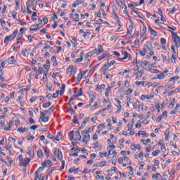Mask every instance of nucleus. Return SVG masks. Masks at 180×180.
<instances>
[{
  "label": "nucleus",
  "instance_id": "nucleus-1",
  "mask_svg": "<svg viewBox=\"0 0 180 180\" xmlns=\"http://www.w3.org/2000/svg\"><path fill=\"white\" fill-rule=\"evenodd\" d=\"M17 160L19 161V165L20 167H27L29 165V162H30L31 159L29 158H26L25 159H23L22 155H19Z\"/></svg>",
  "mask_w": 180,
  "mask_h": 180
},
{
  "label": "nucleus",
  "instance_id": "nucleus-2",
  "mask_svg": "<svg viewBox=\"0 0 180 180\" xmlns=\"http://www.w3.org/2000/svg\"><path fill=\"white\" fill-rule=\"evenodd\" d=\"M172 39L173 42L175 44V46L178 48L180 47V38L178 34H175V32H172Z\"/></svg>",
  "mask_w": 180,
  "mask_h": 180
},
{
  "label": "nucleus",
  "instance_id": "nucleus-3",
  "mask_svg": "<svg viewBox=\"0 0 180 180\" xmlns=\"http://www.w3.org/2000/svg\"><path fill=\"white\" fill-rule=\"evenodd\" d=\"M81 134L82 136V143H84L86 146L89 140H91V136L85 131H82Z\"/></svg>",
  "mask_w": 180,
  "mask_h": 180
},
{
  "label": "nucleus",
  "instance_id": "nucleus-4",
  "mask_svg": "<svg viewBox=\"0 0 180 180\" xmlns=\"http://www.w3.org/2000/svg\"><path fill=\"white\" fill-rule=\"evenodd\" d=\"M17 35H18V30L14 31L13 33L10 36L6 37L4 39L5 44H8L9 41H11V40H13V39H15V37H16Z\"/></svg>",
  "mask_w": 180,
  "mask_h": 180
},
{
  "label": "nucleus",
  "instance_id": "nucleus-5",
  "mask_svg": "<svg viewBox=\"0 0 180 180\" xmlns=\"http://www.w3.org/2000/svg\"><path fill=\"white\" fill-rule=\"evenodd\" d=\"M99 49H94L93 51L91 52H89L86 56L87 57H89L91 56H94V54H101V53H102V51H103V47L102 46V45H98Z\"/></svg>",
  "mask_w": 180,
  "mask_h": 180
},
{
  "label": "nucleus",
  "instance_id": "nucleus-6",
  "mask_svg": "<svg viewBox=\"0 0 180 180\" xmlns=\"http://www.w3.org/2000/svg\"><path fill=\"white\" fill-rule=\"evenodd\" d=\"M74 136H75L74 131H71L68 134V137L70 141H72V146H75L78 145V142H77V140L74 139Z\"/></svg>",
  "mask_w": 180,
  "mask_h": 180
},
{
  "label": "nucleus",
  "instance_id": "nucleus-7",
  "mask_svg": "<svg viewBox=\"0 0 180 180\" xmlns=\"http://www.w3.org/2000/svg\"><path fill=\"white\" fill-rule=\"evenodd\" d=\"M153 44L150 41L148 44H146L143 46V53H147L148 51H151L153 50Z\"/></svg>",
  "mask_w": 180,
  "mask_h": 180
},
{
  "label": "nucleus",
  "instance_id": "nucleus-8",
  "mask_svg": "<svg viewBox=\"0 0 180 180\" xmlns=\"http://www.w3.org/2000/svg\"><path fill=\"white\" fill-rule=\"evenodd\" d=\"M131 25L128 27V30L127 32V34L124 37H126V36H131V33H133V29H134V22L130 20Z\"/></svg>",
  "mask_w": 180,
  "mask_h": 180
},
{
  "label": "nucleus",
  "instance_id": "nucleus-9",
  "mask_svg": "<svg viewBox=\"0 0 180 180\" xmlns=\"http://www.w3.org/2000/svg\"><path fill=\"white\" fill-rule=\"evenodd\" d=\"M122 54L124 56V57L120 60V61H123V60H127V58H128V60H131V55H130V53L126 52V51H122Z\"/></svg>",
  "mask_w": 180,
  "mask_h": 180
},
{
  "label": "nucleus",
  "instance_id": "nucleus-10",
  "mask_svg": "<svg viewBox=\"0 0 180 180\" xmlns=\"http://www.w3.org/2000/svg\"><path fill=\"white\" fill-rule=\"evenodd\" d=\"M154 96H155V95L154 94V93L150 94V95H144L143 94L141 96L142 100L144 101L145 99H151V98H154Z\"/></svg>",
  "mask_w": 180,
  "mask_h": 180
},
{
  "label": "nucleus",
  "instance_id": "nucleus-11",
  "mask_svg": "<svg viewBox=\"0 0 180 180\" xmlns=\"http://www.w3.org/2000/svg\"><path fill=\"white\" fill-rule=\"evenodd\" d=\"M40 27H37V25H33L30 27V30L31 32V34H32V33H34V32H37V30H39Z\"/></svg>",
  "mask_w": 180,
  "mask_h": 180
},
{
  "label": "nucleus",
  "instance_id": "nucleus-12",
  "mask_svg": "<svg viewBox=\"0 0 180 180\" xmlns=\"http://www.w3.org/2000/svg\"><path fill=\"white\" fill-rule=\"evenodd\" d=\"M79 131H80L78 129L77 131L75 132V136L77 141H81V140H82V137L81 136V133Z\"/></svg>",
  "mask_w": 180,
  "mask_h": 180
},
{
  "label": "nucleus",
  "instance_id": "nucleus-13",
  "mask_svg": "<svg viewBox=\"0 0 180 180\" xmlns=\"http://www.w3.org/2000/svg\"><path fill=\"white\" fill-rule=\"evenodd\" d=\"M7 63L12 65V64H16V63H18V61H16V60H15V58H13V56L9 58L8 60H6Z\"/></svg>",
  "mask_w": 180,
  "mask_h": 180
},
{
  "label": "nucleus",
  "instance_id": "nucleus-14",
  "mask_svg": "<svg viewBox=\"0 0 180 180\" xmlns=\"http://www.w3.org/2000/svg\"><path fill=\"white\" fill-rule=\"evenodd\" d=\"M146 33H147V27L146 25H143L141 30V37H143V36H146Z\"/></svg>",
  "mask_w": 180,
  "mask_h": 180
},
{
  "label": "nucleus",
  "instance_id": "nucleus-15",
  "mask_svg": "<svg viewBox=\"0 0 180 180\" xmlns=\"http://www.w3.org/2000/svg\"><path fill=\"white\" fill-rule=\"evenodd\" d=\"M44 150L45 156L46 157V158H49V157H50V149H49V147L44 146Z\"/></svg>",
  "mask_w": 180,
  "mask_h": 180
},
{
  "label": "nucleus",
  "instance_id": "nucleus-16",
  "mask_svg": "<svg viewBox=\"0 0 180 180\" xmlns=\"http://www.w3.org/2000/svg\"><path fill=\"white\" fill-rule=\"evenodd\" d=\"M27 154L30 157V158H34V151L32 149V148H30L28 149Z\"/></svg>",
  "mask_w": 180,
  "mask_h": 180
},
{
  "label": "nucleus",
  "instance_id": "nucleus-17",
  "mask_svg": "<svg viewBox=\"0 0 180 180\" xmlns=\"http://www.w3.org/2000/svg\"><path fill=\"white\" fill-rule=\"evenodd\" d=\"M84 53L81 52L80 53V58H77L76 60H75V63H82V61H84Z\"/></svg>",
  "mask_w": 180,
  "mask_h": 180
},
{
  "label": "nucleus",
  "instance_id": "nucleus-18",
  "mask_svg": "<svg viewBox=\"0 0 180 180\" xmlns=\"http://www.w3.org/2000/svg\"><path fill=\"white\" fill-rule=\"evenodd\" d=\"M149 30L152 36H154V37H157L158 36L157 31L154 30L151 27H149Z\"/></svg>",
  "mask_w": 180,
  "mask_h": 180
},
{
  "label": "nucleus",
  "instance_id": "nucleus-19",
  "mask_svg": "<svg viewBox=\"0 0 180 180\" xmlns=\"http://www.w3.org/2000/svg\"><path fill=\"white\" fill-rule=\"evenodd\" d=\"M112 88H113V86H108V89H106L105 92V96H106V98H109V93L112 90Z\"/></svg>",
  "mask_w": 180,
  "mask_h": 180
},
{
  "label": "nucleus",
  "instance_id": "nucleus-20",
  "mask_svg": "<svg viewBox=\"0 0 180 180\" xmlns=\"http://www.w3.org/2000/svg\"><path fill=\"white\" fill-rule=\"evenodd\" d=\"M32 6H34V4H33L32 1L28 0L26 3L27 9H30V8H32Z\"/></svg>",
  "mask_w": 180,
  "mask_h": 180
},
{
  "label": "nucleus",
  "instance_id": "nucleus-21",
  "mask_svg": "<svg viewBox=\"0 0 180 180\" xmlns=\"http://www.w3.org/2000/svg\"><path fill=\"white\" fill-rule=\"evenodd\" d=\"M108 155H113L112 158H116L117 155V152L113 150L112 152V149H110L109 151H108Z\"/></svg>",
  "mask_w": 180,
  "mask_h": 180
},
{
  "label": "nucleus",
  "instance_id": "nucleus-22",
  "mask_svg": "<svg viewBox=\"0 0 180 180\" xmlns=\"http://www.w3.org/2000/svg\"><path fill=\"white\" fill-rule=\"evenodd\" d=\"M176 102V100L175 98H173L172 102L168 105L169 109H172V108L175 106Z\"/></svg>",
  "mask_w": 180,
  "mask_h": 180
},
{
  "label": "nucleus",
  "instance_id": "nucleus-23",
  "mask_svg": "<svg viewBox=\"0 0 180 180\" xmlns=\"http://www.w3.org/2000/svg\"><path fill=\"white\" fill-rule=\"evenodd\" d=\"M82 95V89H79L78 91H76L74 94L75 98H78Z\"/></svg>",
  "mask_w": 180,
  "mask_h": 180
},
{
  "label": "nucleus",
  "instance_id": "nucleus-24",
  "mask_svg": "<svg viewBox=\"0 0 180 180\" xmlns=\"http://www.w3.org/2000/svg\"><path fill=\"white\" fill-rule=\"evenodd\" d=\"M108 68H110V65H109V63L105 64L101 69L100 71H106V70H108Z\"/></svg>",
  "mask_w": 180,
  "mask_h": 180
},
{
  "label": "nucleus",
  "instance_id": "nucleus-25",
  "mask_svg": "<svg viewBox=\"0 0 180 180\" xmlns=\"http://www.w3.org/2000/svg\"><path fill=\"white\" fill-rule=\"evenodd\" d=\"M55 140L56 141H60V140H63V136H61V133L58 132L57 135L55 136Z\"/></svg>",
  "mask_w": 180,
  "mask_h": 180
},
{
  "label": "nucleus",
  "instance_id": "nucleus-26",
  "mask_svg": "<svg viewBox=\"0 0 180 180\" xmlns=\"http://www.w3.org/2000/svg\"><path fill=\"white\" fill-rule=\"evenodd\" d=\"M51 165H53V162H51V160H46L44 162V167H46V168L51 167Z\"/></svg>",
  "mask_w": 180,
  "mask_h": 180
},
{
  "label": "nucleus",
  "instance_id": "nucleus-27",
  "mask_svg": "<svg viewBox=\"0 0 180 180\" xmlns=\"http://www.w3.org/2000/svg\"><path fill=\"white\" fill-rule=\"evenodd\" d=\"M49 49V51H53L54 50L53 47L50 46L48 43H45V46L44 47V50Z\"/></svg>",
  "mask_w": 180,
  "mask_h": 180
},
{
  "label": "nucleus",
  "instance_id": "nucleus-28",
  "mask_svg": "<svg viewBox=\"0 0 180 180\" xmlns=\"http://www.w3.org/2000/svg\"><path fill=\"white\" fill-rule=\"evenodd\" d=\"M58 158L59 160H63V152H61V149L58 148Z\"/></svg>",
  "mask_w": 180,
  "mask_h": 180
},
{
  "label": "nucleus",
  "instance_id": "nucleus-29",
  "mask_svg": "<svg viewBox=\"0 0 180 180\" xmlns=\"http://www.w3.org/2000/svg\"><path fill=\"white\" fill-rule=\"evenodd\" d=\"M156 79H165V75L163 72L160 73L157 76Z\"/></svg>",
  "mask_w": 180,
  "mask_h": 180
},
{
  "label": "nucleus",
  "instance_id": "nucleus-30",
  "mask_svg": "<svg viewBox=\"0 0 180 180\" xmlns=\"http://www.w3.org/2000/svg\"><path fill=\"white\" fill-rule=\"evenodd\" d=\"M37 155L39 158H43L44 155H43V150H41V148L38 149Z\"/></svg>",
  "mask_w": 180,
  "mask_h": 180
},
{
  "label": "nucleus",
  "instance_id": "nucleus-31",
  "mask_svg": "<svg viewBox=\"0 0 180 180\" xmlns=\"http://www.w3.org/2000/svg\"><path fill=\"white\" fill-rule=\"evenodd\" d=\"M141 141L144 146H147V144H150V143H151V139H142Z\"/></svg>",
  "mask_w": 180,
  "mask_h": 180
},
{
  "label": "nucleus",
  "instance_id": "nucleus-32",
  "mask_svg": "<svg viewBox=\"0 0 180 180\" xmlns=\"http://www.w3.org/2000/svg\"><path fill=\"white\" fill-rule=\"evenodd\" d=\"M50 106H51V102H46L42 105V108H44V109H47V108H50Z\"/></svg>",
  "mask_w": 180,
  "mask_h": 180
},
{
  "label": "nucleus",
  "instance_id": "nucleus-33",
  "mask_svg": "<svg viewBox=\"0 0 180 180\" xmlns=\"http://www.w3.org/2000/svg\"><path fill=\"white\" fill-rule=\"evenodd\" d=\"M66 72L69 75H72V66H69V68L66 70Z\"/></svg>",
  "mask_w": 180,
  "mask_h": 180
},
{
  "label": "nucleus",
  "instance_id": "nucleus-34",
  "mask_svg": "<svg viewBox=\"0 0 180 180\" xmlns=\"http://www.w3.org/2000/svg\"><path fill=\"white\" fill-rule=\"evenodd\" d=\"M147 65H148V61L143 60L141 62V67H142L143 68H144V67H147Z\"/></svg>",
  "mask_w": 180,
  "mask_h": 180
},
{
  "label": "nucleus",
  "instance_id": "nucleus-35",
  "mask_svg": "<svg viewBox=\"0 0 180 180\" xmlns=\"http://www.w3.org/2000/svg\"><path fill=\"white\" fill-rule=\"evenodd\" d=\"M78 171H79V168H76V169H74V168H70V169H69V172H70V174H72V172H78Z\"/></svg>",
  "mask_w": 180,
  "mask_h": 180
},
{
  "label": "nucleus",
  "instance_id": "nucleus-36",
  "mask_svg": "<svg viewBox=\"0 0 180 180\" xmlns=\"http://www.w3.org/2000/svg\"><path fill=\"white\" fill-rule=\"evenodd\" d=\"M26 130H27V128H22V127H20L17 129V131L18 133H25V131H26Z\"/></svg>",
  "mask_w": 180,
  "mask_h": 180
},
{
  "label": "nucleus",
  "instance_id": "nucleus-37",
  "mask_svg": "<svg viewBox=\"0 0 180 180\" xmlns=\"http://www.w3.org/2000/svg\"><path fill=\"white\" fill-rule=\"evenodd\" d=\"M166 89H174V84L170 83L165 86Z\"/></svg>",
  "mask_w": 180,
  "mask_h": 180
},
{
  "label": "nucleus",
  "instance_id": "nucleus-38",
  "mask_svg": "<svg viewBox=\"0 0 180 180\" xmlns=\"http://www.w3.org/2000/svg\"><path fill=\"white\" fill-rule=\"evenodd\" d=\"M41 120V122H43V123H47V122H49V120H50V118L49 117H44L43 118L40 119Z\"/></svg>",
  "mask_w": 180,
  "mask_h": 180
},
{
  "label": "nucleus",
  "instance_id": "nucleus-39",
  "mask_svg": "<svg viewBox=\"0 0 180 180\" xmlns=\"http://www.w3.org/2000/svg\"><path fill=\"white\" fill-rule=\"evenodd\" d=\"M108 53H103V55L100 56L98 57V60H103V58L108 57Z\"/></svg>",
  "mask_w": 180,
  "mask_h": 180
},
{
  "label": "nucleus",
  "instance_id": "nucleus-40",
  "mask_svg": "<svg viewBox=\"0 0 180 180\" xmlns=\"http://www.w3.org/2000/svg\"><path fill=\"white\" fill-rule=\"evenodd\" d=\"M136 6H139V4L137 3L133 4H129L128 8H131V9H133V8H136Z\"/></svg>",
  "mask_w": 180,
  "mask_h": 180
},
{
  "label": "nucleus",
  "instance_id": "nucleus-41",
  "mask_svg": "<svg viewBox=\"0 0 180 180\" xmlns=\"http://www.w3.org/2000/svg\"><path fill=\"white\" fill-rule=\"evenodd\" d=\"M12 16L15 20H18V12L13 11L12 12Z\"/></svg>",
  "mask_w": 180,
  "mask_h": 180
},
{
  "label": "nucleus",
  "instance_id": "nucleus-42",
  "mask_svg": "<svg viewBox=\"0 0 180 180\" xmlns=\"http://www.w3.org/2000/svg\"><path fill=\"white\" fill-rule=\"evenodd\" d=\"M44 169V167H40L39 169L35 172V175H39V172H41Z\"/></svg>",
  "mask_w": 180,
  "mask_h": 180
},
{
  "label": "nucleus",
  "instance_id": "nucleus-43",
  "mask_svg": "<svg viewBox=\"0 0 180 180\" xmlns=\"http://www.w3.org/2000/svg\"><path fill=\"white\" fill-rule=\"evenodd\" d=\"M135 84H136V85H137V86H139V85H142V86H144V84H146V82H144V81H141V82L136 81Z\"/></svg>",
  "mask_w": 180,
  "mask_h": 180
},
{
  "label": "nucleus",
  "instance_id": "nucleus-44",
  "mask_svg": "<svg viewBox=\"0 0 180 180\" xmlns=\"http://www.w3.org/2000/svg\"><path fill=\"white\" fill-rule=\"evenodd\" d=\"M93 131H94V127H91L88 129L84 130L83 131H85L86 133L89 134V133H91Z\"/></svg>",
  "mask_w": 180,
  "mask_h": 180
},
{
  "label": "nucleus",
  "instance_id": "nucleus-45",
  "mask_svg": "<svg viewBox=\"0 0 180 180\" xmlns=\"http://www.w3.org/2000/svg\"><path fill=\"white\" fill-rule=\"evenodd\" d=\"M75 18H73V19H74V20L75 21V22H79V14H78V13H75Z\"/></svg>",
  "mask_w": 180,
  "mask_h": 180
},
{
  "label": "nucleus",
  "instance_id": "nucleus-46",
  "mask_svg": "<svg viewBox=\"0 0 180 180\" xmlns=\"http://www.w3.org/2000/svg\"><path fill=\"white\" fill-rule=\"evenodd\" d=\"M165 140L167 141L169 139V131L167 130L165 131Z\"/></svg>",
  "mask_w": 180,
  "mask_h": 180
},
{
  "label": "nucleus",
  "instance_id": "nucleus-47",
  "mask_svg": "<svg viewBox=\"0 0 180 180\" xmlns=\"http://www.w3.org/2000/svg\"><path fill=\"white\" fill-rule=\"evenodd\" d=\"M160 153V150H155L152 153V155H153V157H157V155H158Z\"/></svg>",
  "mask_w": 180,
  "mask_h": 180
},
{
  "label": "nucleus",
  "instance_id": "nucleus-48",
  "mask_svg": "<svg viewBox=\"0 0 180 180\" xmlns=\"http://www.w3.org/2000/svg\"><path fill=\"white\" fill-rule=\"evenodd\" d=\"M91 34V31L89 30H87L86 32H84L83 37H86Z\"/></svg>",
  "mask_w": 180,
  "mask_h": 180
},
{
  "label": "nucleus",
  "instance_id": "nucleus-49",
  "mask_svg": "<svg viewBox=\"0 0 180 180\" xmlns=\"http://www.w3.org/2000/svg\"><path fill=\"white\" fill-rule=\"evenodd\" d=\"M178 79H179V76H174L173 77H171L170 79H169V81H178Z\"/></svg>",
  "mask_w": 180,
  "mask_h": 180
},
{
  "label": "nucleus",
  "instance_id": "nucleus-50",
  "mask_svg": "<svg viewBox=\"0 0 180 180\" xmlns=\"http://www.w3.org/2000/svg\"><path fill=\"white\" fill-rule=\"evenodd\" d=\"M172 63H174V64H175L176 62L175 61V60H176V55H175V53H173L172 55Z\"/></svg>",
  "mask_w": 180,
  "mask_h": 180
},
{
  "label": "nucleus",
  "instance_id": "nucleus-51",
  "mask_svg": "<svg viewBox=\"0 0 180 180\" xmlns=\"http://www.w3.org/2000/svg\"><path fill=\"white\" fill-rule=\"evenodd\" d=\"M160 43L162 46H165V44H167V39L164 38L160 39Z\"/></svg>",
  "mask_w": 180,
  "mask_h": 180
},
{
  "label": "nucleus",
  "instance_id": "nucleus-52",
  "mask_svg": "<svg viewBox=\"0 0 180 180\" xmlns=\"http://www.w3.org/2000/svg\"><path fill=\"white\" fill-rule=\"evenodd\" d=\"M46 88H48V89H49V91H51V89H53V84L47 83Z\"/></svg>",
  "mask_w": 180,
  "mask_h": 180
},
{
  "label": "nucleus",
  "instance_id": "nucleus-53",
  "mask_svg": "<svg viewBox=\"0 0 180 180\" xmlns=\"http://www.w3.org/2000/svg\"><path fill=\"white\" fill-rule=\"evenodd\" d=\"M176 11H178V9H176V7H173V8L169 11V13H175V12H176Z\"/></svg>",
  "mask_w": 180,
  "mask_h": 180
},
{
  "label": "nucleus",
  "instance_id": "nucleus-54",
  "mask_svg": "<svg viewBox=\"0 0 180 180\" xmlns=\"http://www.w3.org/2000/svg\"><path fill=\"white\" fill-rule=\"evenodd\" d=\"M54 109H56V108L54 106H52L48 110V111L49 112V115H51V113L54 112Z\"/></svg>",
  "mask_w": 180,
  "mask_h": 180
},
{
  "label": "nucleus",
  "instance_id": "nucleus-55",
  "mask_svg": "<svg viewBox=\"0 0 180 180\" xmlns=\"http://www.w3.org/2000/svg\"><path fill=\"white\" fill-rule=\"evenodd\" d=\"M6 64H8V60H6L1 62V65L2 68H5V65H6Z\"/></svg>",
  "mask_w": 180,
  "mask_h": 180
},
{
  "label": "nucleus",
  "instance_id": "nucleus-56",
  "mask_svg": "<svg viewBox=\"0 0 180 180\" xmlns=\"http://www.w3.org/2000/svg\"><path fill=\"white\" fill-rule=\"evenodd\" d=\"M138 134L139 136H147V133L144 131H139Z\"/></svg>",
  "mask_w": 180,
  "mask_h": 180
},
{
  "label": "nucleus",
  "instance_id": "nucleus-57",
  "mask_svg": "<svg viewBox=\"0 0 180 180\" xmlns=\"http://www.w3.org/2000/svg\"><path fill=\"white\" fill-rule=\"evenodd\" d=\"M153 150H154V148L150 146L146 148V151H147V153H150V151H153Z\"/></svg>",
  "mask_w": 180,
  "mask_h": 180
},
{
  "label": "nucleus",
  "instance_id": "nucleus-58",
  "mask_svg": "<svg viewBox=\"0 0 180 180\" xmlns=\"http://www.w3.org/2000/svg\"><path fill=\"white\" fill-rule=\"evenodd\" d=\"M29 122H30V124H34V123H36V121L34 120H33L32 117H30Z\"/></svg>",
  "mask_w": 180,
  "mask_h": 180
},
{
  "label": "nucleus",
  "instance_id": "nucleus-59",
  "mask_svg": "<svg viewBox=\"0 0 180 180\" xmlns=\"http://www.w3.org/2000/svg\"><path fill=\"white\" fill-rule=\"evenodd\" d=\"M164 117H163V115H159L158 117V118H157V122H161L162 120V118H163Z\"/></svg>",
  "mask_w": 180,
  "mask_h": 180
},
{
  "label": "nucleus",
  "instance_id": "nucleus-60",
  "mask_svg": "<svg viewBox=\"0 0 180 180\" xmlns=\"http://www.w3.org/2000/svg\"><path fill=\"white\" fill-rule=\"evenodd\" d=\"M45 79H47V72H44V76H43L42 79H41V81H44Z\"/></svg>",
  "mask_w": 180,
  "mask_h": 180
},
{
  "label": "nucleus",
  "instance_id": "nucleus-61",
  "mask_svg": "<svg viewBox=\"0 0 180 180\" xmlns=\"http://www.w3.org/2000/svg\"><path fill=\"white\" fill-rule=\"evenodd\" d=\"M44 72V70H43V69H40L39 68L38 70H37V74L38 75H40V74H41V72Z\"/></svg>",
  "mask_w": 180,
  "mask_h": 180
},
{
  "label": "nucleus",
  "instance_id": "nucleus-62",
  "mask_svg": "<svg viewBox=\"0 0 180 180\" xmlns=\"http://www.w3.org/2000/svg\"><path fill=\"white\" fill-rule=\"evenodd\" d=\"M4 74L2 75V73L0 74V80L2 82L6 81V78L4 77Z\"/></svg>",
  "mask_w": 180,
  "mask_h": 180
},
{
  "label": "nucleus",
  "instance_id": "nucleus-63",
  "mask_svg": "<svg viewBox=\"0 0 180 180\" xmlns=\"http://www.w3.org/2000/svg\"><path fill=\"white\" fill-rule=\"evenodd\" d=\"M58 92H60L59 91H57L56 93L53 94V98H54L55 99L58 98Z\"/></svg>",
  "mask_w": 180,
  "mask_h": 180
},
{
  "label": "nucleus",
  "instance_id": "nucleus-64",
  "mask_svg": "<svg viewBox=\"0 0 180 180\" xmlns=\"http://www.w3.org/2000/svg\"><path fill=\"white\" fill-rule=\"evenodd\" d=\"M41 180V175H39V174H35V179L34 180Z\"/></svg>",
  "mask_w": 180,
  "mask_h": 180
}]
</instances>
